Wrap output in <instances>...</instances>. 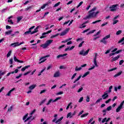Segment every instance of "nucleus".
I'll return each mask as SVG.
<instances>
[{
  "label": "nucleus",
  "mask_w": 124,
  "mask_h": 124,
  "mask_svg": "<svg viewBox=\"0 0 124 124\" xmlns=\"http://www.w3.org/2000/svg\"><path fill=\"white\" fill-rule=\"evenodd\" d=\"M82 91H83V87L79 88L78 91V93H80V92H82Z\"/></svg>",
  "instance_id": "60"
},
{
  "label": "nucleus",
  "mask_w": 124,
  "mask_h": 124,
  "mask_svg": "<svg viewBox=\"0 0 124 124\" xmlns=\"http://www.w3.org/2000/svg\"><path fill=\"white\" fill-rule=\"evenodd\" d=\"M123 73V71H120V72L118 73L117 74H115L114 77H118V76H120Z\"/></svg>",
  "instance_id": "27"
},
{
  "label": "nucleus",
  "mask_w": 124,
  "mask_h": 124,
  "mask_svg": "<svg viewBox=\"0 0 124 124\" xmlns=\"http://www.w3.org/2000/svg\"><path fill=\"white\" fill-rule=\"evenodd\" d=\"M40 46L41 47H42L43 49H45V48H47V47L48 46L47 45L46 43L44 44H42Z\"/></svg>",
  "instance_id": "22"
},
{
  "label": "nucleus",
  "mask_w": 124,
  "mask_h": 124,
  "mask_svg": "<svg viewBox=\"0 0 124 124\" xmlns=\"http://www.w3.org/2000/svg\"><path fill=\"white\" fill-rule=\"evenodd\" d=\"M21 19H22L21 16L18 17L17 18V22H18V23L19 22H20V21H21Z\"/></svg>",
  "instance_id": "46"
},
{
  "label": "nucleus",
  "mask_w": 124,
  "mask_h": 124,
  "mask_svg": "<svg viewBox=\"0 0 124 124\" xmlns=\"http://www.w3.org/2000/svg\"><path fill=\"white\" fill-rule=\"evenodd\" d=\"M99 22H101V20H98L95 21H93V22H92V24H96V23H99Z\"/></svg>",
  "instance_id": "43"
},
{
  "label": "nucleus",
  "mask_w": 124,
  "mask_h": 124,
  "mask_svg": "<svg viewBox=\"0 0 124 124\" xmlns=\"http://www.w3.org/2000/svg\"><path fill=\"white\" fill-rule=\"evenodd\" d=\"M100 42L103 43V44H105V45H106V44H107V41H106V40H105V39H104V38L100 40Z\"/></svg>",
  "instance_id": "15"
},
{
  "label": "nucleus",
  "mask_w": 124,
  "mask_h": 124,
  "mask_svg": "<svg viewBox=\"0 0 124 124\" xmlns=\"http://www.w3.org/2000/svg\"><path fill=\"white\" fill-rule=\"evenodd\" d=\"M23 76V74H20L19 76L16 77V79H19V78L22 77Z\"/></svg>",
  "instance_id": "40"
},
{
  "label": "nucleus",
  "mask_w": 124,
  "mask_h": 124,
  "mask_svg": "<svg viewBox=\"0 0 124 124\" xmlns=\"http://www.w3.org/2000/svg\"><path fill=\"white\" fill-rule=\"evenodd\" d=\"M48 57H49V56L47 55V56H45L44 57L41 58L39 60V61H41L39 62V63L40 64V63H42V62H45V61H46V60L45 58H48Z\"/></svg>",
  "instance_id": "10"
},
{
  "label": "nucleus",
  "mask_w": 124,
  "mask_h": 124,
  "mask_svg": "<svg viewBox=\"0 0 124 124\" xmlns=\"http://www.w3.org/2000/svg\"><path fill=\"white\" fill-rule=\"evenodd\" d=\"M11 53H12V51L11 50H10L7 54V58H9V57H10L11 55Z\"/></svg>",
  "instance_id": "33"
},
{
  "label": "nucleus",
  "mask_w": 124,
  "mask_h": 124,
  "mask_svg": "<svg viewBox=\"0 0 124 124\" xmlns=\"http://www.w3.org/2000/svg\"><path fill=\"white\" fill-rule=\"evenodd\" d=\"M28 116H29V113L26 114L23 118V121H26V119L28 118Z\"/></svg>",
  "instance_id": "32"
},
{
  "label": "nucleus",
  "mask_w": 124,
  "mask_h": 124,
  "mask_svg": "<svg viewBox=\"0 0 124 124\" xmlns=\"http://www.w3.org/2000/svg\"><path fill=\"white\" fill-rule=\"evenodd\" d=\"M72 113L71 112H69V113H68L67 115V118H69V117L71 118V117H72Z\"/></svg>",
  "instance_id": "39"
},
{
  "label": "nucleus",
  "mask_w": 124,
  "mask_h": 124,
  "mask_svg": "<svg viewBox=\"0 0 124 124\" xmlns=\"http://www.w3.org/2000/svg\"><path fill=\"white\" fill-rule=\"evenodd\" d=\"M122 31L121 30H119L116 32V35H120L122 33Z\"/></svg>",
  "instance_id": "37"
},
{
  "label": "nucleus",
  "mask_w": 124,
  "mask_h": 124,
  "mask_svg": "<svg viewBox=\"0 0 124 124\" xmlns=\"http://www.w3.org/2000/svg\"><path fill=\"white\" fill-rule=\"evenodd\" d=\"M118 43H122V45L124 44V37H123L119 42Z\"/></svg>",
  "instance_id": "23"
},
{
  "label": "nucleus",
  "mask_w": 124,
  "mask_h": 124,
  "mask_svg": "<svg viewBox=\"0 0 124 124\" xmlns=\"http://www.w3.org/2000/svg\"><path fill=\"white\" fill-rule=\"evenodd\" d=\"M89 74H90V72H87L86 73H85L83 76H82V78H85V77H86V76H88V75H89Z\"/></svg>",
  "instance_id": "28"
},
{
  "label": "nucleus",
  "mask_w": 124,
  "mask_h": 124,
  "mask_svg": "<svg viewBox=\"0 0 124 124\" xmlns=\"http://www.w3.org/2000/svg\"><path fill=\"white\" fill-rule=\"evenodd\" d=\"M108 92H104V94L102 95L103 99H107L109 97V94H108Z\"/></svg>",
  "instance_id": "6"
},
{
  "label": "nucleus",
  "mask_w": 124,
  "mask_h": 124,
  "mask_svg": "<svg viewBox=\"0 0 124 124\" xmlns=\"http://www.w3.org/2000/svg\"><path fill=\"white\" fill-rule=\"evenodd\" d=\"M76 75H77V73H75L73 76L72 77L71 79L73 80V79H74V78H75V76H76Z\"/></svg>",
  "instance_id": "52"
},
{
  "label": "nucleus",
  "mask_w": 124,
  "mask_h": 124,
  "mask_svg": "<svg viewBox=\"0 0 124 124\" xmlns=\"http://www.w3.org/2000/svg\"><path fill=\"white\" fill-rule=\"evenodd\" d=\"M50 32H52V30H50L47 31V32H44L42 34V36H41L40 38L42 39V38H45L46 37V36H45L46 34H48V33H50Z\"/></svg>",
  "instance_id": "9"
},
{
  "label": "nucleus",
  "mask_w": 124,
  "mask_h": 124,
  "mask_svg": "<svg viewBox=\"0 0 124 124\" xmlns=\"http://www.w3.org/2000/svg\"><path fill=\"white\" fill-rule=\"evenodd\" d=\"M65 56H67V54L65 53L64 54H60L58 56H57V58L60 59V58H63V57H65Z\"/></svg>",
  "instance_id": "13"
},
{
  "label": "nucleus",
  "mask_w": 124,
  "mask_h": 124,
  "mask_svg": "<svg viewBox=\"0 0 124 124\" xmlns=\"http://www.w3.org/2000/svg\"><path fill=\"white\" fill-rule=\"evenodd\" d=\"M111 101V98L109 99L108 100H107L105 103L107 104L109 103Z\"/></svg>",
  "instance_id": "64"
},
{
  "label": "nucleus",
  "mask_w": 124,
  "mask_h": 124,
  "mask_svg": "<svg viewBox=\"0 0 124 124\" xmlns=\"http://www.w3.org/2000/svg\"><path fill=\"white\" fill-rule=\"evenodd\" d=\"M85 43V41H83L80 44H79L78 47H82L83 46V44Z\"/></svg>",
  "instance_id": "44"
},
{
  "label": "nucleus",
  "mask_w": 124,
  "mask_h": 124,
  "mask_svg": "<svg viewBox=\"0 0 124 124\" xmlns=\"http://www.w3.org/2000/svg\"><path fill=\"white\" fill-rule=\"evenodd\" d=\"M87 102H90V96H87L86 98Z\"/></svg>",
  "instance_id": "55"
},
{
  "label": "nucleus",
  "mask_w": 124,
  "mask_h": 124,
  "mask_svg": "<svg viewBox=\"0 0 124 124\" xmlns=\"http://www.w3.org/2000/svg\"><path fill=\"white\" fill-rule=\"evenodd\" d=\"M13 108V106H11L10 108H8V111L9 112H11L12 111V109Z\"/></svg>",
  "instance_id": "51"
},
{
  "label": "nucleus",
  "mask_w": 124,
  "mask_h": 124,
  "mask_svg": "<svg viewBox=\"0 0 124 124\" xmlns=\"http://www.w3.org/2000/svg\"><path fill=\"white\" fill-rule=\"evenodd\" d=\"M71 104H72V103L70 102L68 105L67 106V107H66V110H68V109H69V107L70 106V105H71Z\"/></svg>",
  "instance_id": "57"
},
{
  "label": "nucleus",
  "mask_w": 124,
  "mask_h": 124,
  "mask_svg": "<svg viewBox=\"0 0 124 124\" xmlns=\"http://www.w3.org/2000/svg\"><path fill=\"white\" fill-rule=\"evenodd\" d=\"M13 32V31L12 30H10L8 31H6L5 33V34H6V35H8V34H11V33H12Z\"/></svg>",
  "instance_id": "25"
},
{
  "label": "nucleus",
  "mask_w": 124,
  "mask_h": 124,
  "mask_svg": "<svg viewBox=\"0 0 124 124\" xmlns=\"http://www.w3.org/2000/svg\"><path fill=\"white\" fill-rule=\"evenodd\" d=\"M54 77H60V72H56L54 75H53Z\"/></svg>",
  "instance_id": "21"
},
{
  "label": "nucleus",
  "mask_w": 124,
  "mask_h": 124,
  "mask_svg": "<svg viewBox=\"0 0 124 124\" xmlns=\"http://www.w3.org/2000/svg\"><path fill=\"white\" fill-rule=\"evenodd\" d=\"M94 31H95V30H92V31H90V32L87 33V35H89V34H91L92 33H93V32H94Z\"/></svg>",
  "instance_id": "35"
},
{
  "label": "nucleus",
  "mask_w": 124,
  "mask_h": 124,
  "mask_svg": "<svg viewBox=\"0 0 124 124\" xmlns=\"http://www.w3.org/2000/svg\"><path fill=\"white\" fill-rule=\"evenodd\" d=\"M111 110H112V107L111 106H109L107 108V111H110Z\"/></svg>",
  "instance_id": "41"
},
{
  "label": "nucleus",
  "mask_w": 124,
  "mask_h": 124,
  "mask_svg": "<svg viewBox=\"0 0 124 124\" xmlns=\"http://www.w3.org/2000/svg\"><path fill=\"white\" fill-rule=\"evenodd\" d=\"M96 7H93L92 10L89 11V15L83 19L84 20H87V19H91V18H96L97 17V14L99 13V11L94 12L96 10Z\"/></svg>",
  "instance_id": "1"
},
{
  "label": "nucleus",
  "mask_w": 124,
  "mask_h": 124,
  "mask_svg": "<svg viewBox=\"0 0 124 124\" xmlns=\"http://www.w3.org/2000/svg\"><path fill=\"white\" fill-rule=\"evenodd\" d=\"M93 121V118H91L87 123L88 124H91Z\"/></svg>",
  "instance_id": "47"
},
{
  "label": "nucleus",
  "mask_w": 124,
  "mask_h": 124,
  "mask_svg": "<svg viewBox=\"0 0 124 124\" xmlns=\"http://www.w3.org/2000/svg\"><path fill=\"white\" fill-rule=\"evenodd\" d=\"M52 42H53V40H49L47 41L46 43L47 45L48 46H49L50 44L52 43Z\"/></svg>",
  "instance_id": "20"
},
{
  "label": "nucleus",
  "mask_w": 124,
  "mask_h": 124,
  "mask_svg": "<svg viewBox=\"0 0 124 124\" xmlns=\"http://www.w3.org/2000/svg\"><path fill=\"white\" fill-rule=\"evenodd\" d=\"M89 115V113H87L84 114H82L80 116L81 118H84V117H87V116Z\"/></svg>",
  "instance_id": "34"
},
{
  "label": "nucleus",
  "mask_w": 124,
  "mask_h": 124,
  "mask_svg": "<svg viewBox=\"0 0 124 124\" xmlns=\"http://www.w3.org/2000/svg\"><path fill=\"white\" fill-rule=\"evenodd\" d=\"M13 91H15V88H13L12 90L9 91L8 93L6 94L8 96H10V94H11V93L13 92Z\"/></svg>",
  "instance_id": "17"
},
{
  "label": "nucleus",
  "mask_w": 124,
  "mask_h": 124,
  "mask_svg": "<svg viewBox=\"0 0 124 124\" xmlns=\"http://www.w3.org/2000/svg\"><path fill=\"white\" fill-rule=\"evenodd\" d=\"M110 34H109V35H108L104 37L103 38H104L105 40H106V39H108V38H110Z\"/></svg>",
  "instance_id": "38"
},
{
  "label": "nucleus",
  "mask_w": 124,
  "mask_h": 124,
  "mask_svg": "<svg viewBox=\"0 0 124 124\" xmlns=\"http://www.w3.org/2000/svg\"><path fill=\"white\" fill-rule=\"evenodd\" d=\"M101 100H102V98H100L99 99H98L96 102H95V104H96L97 103H99V102H100V101H101Z\"/></svg>",
  "instance_id": "45"
},
{
  "label": "nucleus",
  "mask_w": 124,
  "mask_h": 124,
  "mask_svg": "<svg viewBox=\"0 0 124 124\" xmlns=\"http://www.w3.org/2000/svg\"><path fill=\"white\" fill-rule=\"evenodd\" d=\"M82 4H83V1H81L79 4L77 6V8H78V7H79V6H81L82 5Z\"/></svg>",
  "instance_id": "59"
},
{
  "label": "nucleus",
  "mask_w": 124,
  "mask_h": 124,
  "mask_svg": "<svg viewBox=\"0 0 124 124\" xmlns=\"http://www.w3.org/2000/svg\"><path fill=\"white\" fill-rule=\"evenodd\" d=\"M41 26H37L34 30V31L31 32V30H33V29H34V28H35V26H32L31 28H29V31H26L24 33V35H28V34H33L34 33H36V32H37V31H38V29H39V28H40Z\"/></svg>",
  "instance_id": "2"
},
{
  "label": "nucleus",
  "mask_w": 124,
  "mask_h": 124,
  "mask_svg": "<svg viewBox=\"0 0 124 124\" xmlns=\"http://www.w3.org/2000/svg\"><path fill=\"white\" fill-rule=\"evenodd\" d=\"M63 93V92H60L57 93V95H59L60 94H62Z\"/></svg>",
  "instance_id": "61"
},
{
  "label": "nucleus",
  "mask_w": 124,
  "mask_h": 124,
  "mask_svg": "<svg viewBox=\"0 0 124 124\" xmlns=\"http://www.w3.org/2000/svg\"><path fill=\"white\" fill-rule=\"evenodd\" d=\"M63 119V117H62L61 118H60L59 119H58V120H57L55 122L56 124H58V123H60V122H61L62 120Z\"/></svg>",
  "instance_id": "29"
},
{
  "label": "nucleus",
  "mask_w": 124,
  "mask_h": 124,
  "mask_svg": "<svg viewBox=\"0 0 124 124\" xmlns=\"http://www.w3.org/2000/svg\"><path fill=\"white\" fill-rule=\"evenodd\" d=\"M9 62L10 64H13V59H10Z\"/></svg>",
  "instance_id": "54"
},
{
  "label": "nucleus",
  "mask_w": 124,
  "mask_h": 124,
  "mask_svg": "<svg viewBox=\"0 0 124 124\" xmlns=\"http://www.w3.org/2000/svg\"><path fill=\"white\" fill-rule=\"evenodd\" d=\"M117 6H118V4L113 5L109 7V9H110V11L113 12L116 11L117 10Z\"/></svg>",
  "instance_id": "7"
},
{
  "label": "nucleus",
  "mask_w": 124,
  "mask_h": 124,
  "mask_svg": "<svg viewBox=\"0 0 124 124\" xmlns=\"http://www.w3.org/2000/svg\"><path fill=\"white\" fill-rule=\"evenodd\" d=\"M112 89H113V86H110L108 88V91L106 92H108V93H110L112 92Z\"/></svg>",
  "instance_id": "18"
},
{
  "label": "nucleus",
  "mask_w": 124,
  "mask_h": 124,
  "mask_svg": "<svg viewBox=\"0 0 124 124\" xmlns=\"http://www.w3.org/2000/svg\"><path fill=\"white\" fill-rule=\"evenodd\" d=\"M32 7L31 6H29V7H28L27 8H25V11H28L29 10H30V9H31Z\"/></svg>",
  "instance_id": "36"
},
{
  "label": "nucleus",
  "mask_w": 124,
  "mask_h": 124,
  "mask_svg": "<svg viewBox=\"0 0 124 124\" xmlns=\"http://www.w3.org/2000/svg\"><path fill=\"white\" fill-rule=\"evenodd\" d=\"M93 62L94 64L93 66H95V67H98V65H97V62L95 60H93Z\"/></svg>",
  "instance_id": "19"
},
{
  "label": "nucleus",
  "mask_w": 124,
  "mask_h": 124,
  "mask_svg": "<svg viewBox=\"0 0 124 124\" xmlns=\"http://www.w3.org/2000/svg\"><path fill=\"white\" fill-rule=\"evenodd\" d=\"M35 87H36V84L32 85L29 87V90H31V91L33 90V89H34Z\"/></svg>",
  "instance_id": "16"
},
{
  "label": "nucleus",
  "mask_w": 124,
  "mask_h": 124,
  "mask_svg": "<svg viewBox=\"0 0 124 124\" xmlns=\"http://www.w3.org/2000/svg\"><path fill=\"white\" fill-rule=\"evenodd\" d=\"M78 85H80V82H78L77 84H74L73 85V86L72 87V89H75V88H76V87H77V86H78Z\"/></svg>",
  "instance_id": "26"
},
{
  "label": "nucleus",
  "mask_w": 124,
  "mask_h": 124,
  "mask_svg": "<svg viewBox=\"0 0 124 124\" xmlns=\"http://www.w3.org/2000/svg\"><path fill=\"white\" fill-rule=\"evenodd\" d=\"M19 43H15L11 44V46H13L14 45V47H16V46H20V45H22V44H24V42H21L20 44H18Z\"/></svg>",
  "instance_id": "11"
},
{
  "label": "nucleus",
  "mask_w": 124,
  "mask_h": 124,
  "mask_svg": "<svg viewBox=\"0 0 124 124\" xmlns=\"http://www.w3.org/2000/svg\"><path fill=\"white\" fill-rule=\"evenodd\" d=\"M113 25H115V24H117V23H118V22H119V20H115V19H113Z\"/></svg>",
  "instance_id": "42"
},
{
  "label": "nucleus",
  "mask_w": 124,
  "mask_h": 124,
  "mask_svg": "<svg viewBox=\"0 0 124 124\" xmlns=\"http://www.w3.org/2000/svg\"><path fill=\"white\" fill-rule=\"evenodd\" d=\"M14 60L15 62H18V61H19V60H18L17 59V58L16 57V56H14Z\"/></svg>",
  "instance_id": "53"
},
{
  "label": "nucleus",
  "mask_w": 124,
  "mask_h": 124,
  "mask_svg": "<svg viewBox=\"0 0 124 124\" xmlns=\"http://www.w3.org/2000/svg\"><path fill=\"white\" fill-rule=\"evenodd\" d=\"M45 101H46V99H45L44 100L42 101L41 102H40V106H41V105H42V104H43V103H44V102H45Z\"/></svg>",
  "instance_id": "48"
},
{
  "label": "nucleus",
  "mask_w": 124,
  "mask_h": 124,
  "mask_svg": "<svg viewBox=\"0 0 124 124\" xmlns=\"http://www.w3.org/2000/svg\"><path fill=\"white\" fill-rule=\"evenodd\" d=\"M89 52H90V49H88L86 51H84L82 50L79 52V55H81L82 56H87V55L89 54Z\"/></svg>",
  "instance_id": "4"
},
{
  "label": "nucleus",
  "mask_w": 124,
  "mask_h": 124,
  "mask_svg": "<svg viewBox=\"0 0 124 124\" xmlns=\"http://www.w3.org/2000/svg\"><path fill=\"white\" fill-rule=\"evenodd\" d=\"M95 56L94 58H93V60H96V59H97V53H94Z\"/></svg>",
  "instance_id": "58"
},
{
  "label": "nucleus",
  "mask_w": 124,
  "mask_h": 124,
  "mask_svg": "<svg viewBox=\"0 0 124 124\" xmlns=\"http://www.w3.org/2000/svg\"><path fill=\"white\" fill-rule=\"evenodd\" d=\"M83 99H84V98L83 97H81L78 100V102H82V101H83Z\"/></svg>",
  "instance_id": "62"
},
{
  "label": "nucleus",
  "mask_w": 124,
  "mask_h": 124,
  "mask_svg": "<svg viewBox=\"0 0 124 124\" xmlns=\"http://www.w3.org/2000/svg\"><path fill=\"white\" fill-rule=\"evenodd\" d=\"M82 77V76H79L74 81V84H75L77 82V81H79L80 79H81V78Z\"/></svg>",
  "instance_id": "24"
},
{
  "label": "nucleus",
  "mask_w": 124,
  "mask_h": 124,
  "mask_svg": "<svg viewBox=\"0 0 124 124\" xmlns=\"http://www.w3.org/2000/svg\"><path fill=\"white\" fill-rule=\"evenodd\" d=\"M69 30H70L69 28L66 29L63 31L61 32L60 34L61 36H63V35H65L66 33L69 31Z\"/></svg>",
  "instance_id": "8"
},
{
  "label": "nucleus",
  "mask_w": 124,
  "mask_h": 124,
  "mask_svg": "<svg viewBox=\"0 0 124 124\" xmlns=\"http://www.w3.org/2000/svg\"><path fill=\"white\" fill-rule=\"evenodd\" d=\"M124 60L120 61L119 62L120 65H122L123 63H124Z\"/></svg>",
  "instance_id": "63"
},
{
  "label": "nucleus",
  "mask_w": 124,
  "mask_h": 124,
  "mask_svg": "<svg viewBox=\"0 0 124 124\" xmlns=\"http://www.w3.org/2000/svg\"><path fill=\"white\" fill-rule=\"evenodd\" d=\"M32 117V116L31 115V116H30L29 117L27 118L26 119V120H25L24 121V123H26V122H28V121L31 120V119Z\"/></svg>",
  "instance_id": "31"
},
{
  "label": "nucleus",
  "mask_w": 124,
  "mask_h": 124,
  "mask_svg": "<svg viewBox=\"0 0 124 124\" xmlns=\"http://www.w3.org/2000/svg\"><path fill=\"white\" fill-rule=\"evenodd\" d=\"M47 2H48L47 3L44 4L41 7L40 9H44V8H45V7H46V6H47V5H48V3H51V1H48Z\"/></svg>",
  "instance_id": "14"
},
{
  "label": "nucleus",
  "mask_w": 124,
  "mask_h": 124,
  "mask_svg": "<svg viewBox=\"0 0 124 124\" xmlns=\"http://www.w3.org/2000/svg\"><path fill=\"white\" fill-rule=\"evenodd\" d=\"M124 104V101H123L120 104V105L116 108V112L117 113L120 112L121 109L123 108V106Z\"/></svg>",
  "instance_id": "5"
},
{
  "label": "nucleus",
  "mask_w": 124,
  "mask_h": 124,
  "mask_svg": "<svg viewBox=\"0 0 124 124\" xmlns=\"http://www.w3.org/2000/svg\"><path fill=\"white\" fill-rule=\"evenodd\" d=\"M62 99V97H58L56 98L55 100H53V99H50L47 103H46V105H49L50 103H51L52 102H56V101H58V100Z\"/></svg>",
  "instance_id": "3"
},
{
  "label": "nucleus",
  "mask_w": 124,
  "mask_h": 124,
  "mask_svg": "<svg viewBox=\"0 0 124 124\" xmlns=\"http://www.w3.org/2000/svg\"><path fill=\"white\" fill-rule=\"evenodd\" d=\"M59 4H61V2H58L56 4H55L54 6V7H57V6H59Z\"/></svg>",
  "instance_id": "50"
},
{
  "label": "nucleus",
  "mask_w": 124,
  "mask_h": 124,
  "mask_svg": "<svg viewBox=\"0 0 124 124\" xmlns=\"http://www.w3.org/2000/svg\"><path fill=\"white\" fill-rule=\"evenodd\" d=\"M120 59V55H118L117 56L114 57L111 60V62H116V61H118Z\"/></svg>",
  "instance_id": "12"
},
{
  "label": "nucleus",
  "mask_w": 124,
  "mask_h": 124,
  "mask_svg": "<svg viewBox=\"0 0 124 124\" xmlns=\"http://www.w3.org/2000/svg\"><path fill=\"white\" fill-rule=\"evenodd\" d=\"M116 52H113L112 53L109 54V57H112V56H114V55H116Z\"/></svg>",
  "instance_id": "56"
},
{
  "label": "nucleus",
  "mask_w": 124,
  "mask_h": 124,
  "mask_svg": "<svg viewBox=\"0 0 124 124\" xmlns=\"http://www.w3.org/2000/svg\"><path fill=\"white\" fill-rule=\"evenodd\" d=\"M31 71H28V72H27L26 73H25L23 75L24 76H26V75H28V74H30V73H31Z\"/></svg>",
  "instance_id": "49"
},
{
  "label": "nucleus",
  "mask_w": 124,
  "mask_h": 124,
  "mask_svg": "<svg viewBox=\"0 0 124 124\" xmlns=\"http://www.w3.org/2000/svg\"><path fill=\"white\" fill-rule=\"evenodd\" d=\"M82 69V67H80L79 68H78V66H77L75 68L76 71H80Z\"/></svg>",
  "instance_id": "30"
}]
</instances>
